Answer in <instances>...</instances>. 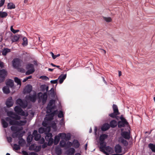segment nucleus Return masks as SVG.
Returning a JSON list of instances; mask_svg holds the SVG:
<instances>
[{"instance_id":"1","label":"nucleus","mask_w":155,"mask_h":155,"mask_svg":"<svg viewBox=\"0 0 155 155\" xmlns=\"http://www.w3.org/2000/svg\"><path fill=\"white\" fill-rule=\"evenodd\" d=\"M55 101L54 100L51 99L50 100L46 107L47 109V113H50L52 112V110L55 108V106L54 104Z\"/></svg>"},{"instance_id":"2","label":"nucleus","mask_w":155,"mask_h":155,"mask_svg":"<svg viewBox=\"0 0 155 155\" xmlns=\"http://www.w3.org/2000/svg\"><path fill=\"white\" fill-rule=\"evenodd\" d=\"M120 119L121 120L119 121L117 124L119 128L124 127L125 126L128 127L129 125L128 123L124 117H120Z\"/></svg>"},{"instance_id":"3","label":"nucleus","mask_w":155,"mask_h":155,"mask_svg":"<svg viewBox=\"0 0 155 155\" xmlns=\"http://www.w3.org/2000/svg\"><path fill=\"white\" fill-rule=\"evenodd\" d=\"M38 99L40 100H41L42 101V103L44 104H45L47 101L48 96L47 92H45L42 94L41 92H39L38 94Z\"/></svg>"},{"instance_id":"4","label":"nucleus","mask_w":155,"mask_h":155,"mask_svg":"<svg viewBox=\"0 0 155 155\" xmlns=\"http://www.w3.org/2000/svg\"><path fill=\"white\" fill-rule=\"evenodd\" d=\"M5 111L7 112V115L10 117L16 120H20L21 119V117L13 112L12 111H8L6 109H5Z\"/></svg>"},{"instance_id":"5","label":"nucleus","mask_w":155,"mask_h":155,"mask_svg":"<svg viewBox=\"0 0 155 155\" xmlns=\"http://www.w3.org/2000/svg\"><path fill=\"white\" fill-rule=\"evenodd\" d=\"M14 110L17 114L22 116H27V114L25 115V112L22 110L21 107L18 106H16L14 108Z\"/></svg>"},{"instance_id":"6","label":"nucleus","mask_w":155,"mask_h":155,"mask_svg":"<svg viewBox=\"0 0 155 155\" xmlns=\"http://www.w3.org/2000/svg\"><path fill=\"white\" fill-rule=\"evenodd\" d=\"M7 75V72L6 71L2 69L0 70V83L4 82L5 77Z\"/></svg>"},{"instance_id":"7","label":"nucleus","mask_w":155,"mask_h":155,"mask_svg":"<svg viewBox=\"0 0 155 155\" xmlns=\"http://www.w3.org/2000/svg\"><path fill=\"white\" fill-rule=\"evenodd\" d=\"M13 67L15 68H18L20 65V62L19 59L15 58L12 61Z\"/></svg>"},{"instance_id":"8","label":"nucleus","mask_w":155,"mask_h":155,"mask_svg":"<svg viewBox=\"0 0 155 155\" xmlns=\"http://www.w3.org/2000/svg\"><path fill=\"white\" fill-rule=\"evenodd\" d=\"M26 98L28 100L34 103L37 99L36 95V94H35L33 95H30L29 96H26Z\"/></svg>"},{"instance_id":"9","label":"nucleus","mask_w":155,"mask_h":155,"mask_svg":"<svg viewBox=\"0 0 155 155\" xmlns=\"http://www.w3.org/2000/svg\"><path fill=\"white\" fill-rule=\"evenodd\" d=\"M104 151L105 152H102L106 155H109L113 153L114 151L112 148L109 146H107L105 147V149H104Z\"/></svg>"},{"instance_id":"10","label":"nucleus","mask_w":155,"mask_h":155,"mask_svg":"<svg viewBox=\"0 0 155 155\" xmlns=\"http://www.w3.org/2000/svg\"><path fill=\"white\" fill-rule=\"evenodd\" d=\"M13 104V102L12 97H9L7 100L6 104L8 107L12 106Z\"/></svg>"},{"instance_id":"11","label":"nucleus","mask_w":155,"mask_h":155,"mask_svg":"<svg viewBox=\"0 0 155 155\" xmlns=\"http://www.w3.org/2000/svg\"><path fill=\"white\" fill-rule=\"evenodd\" d=\"M32 89V86L31 85H28L25 87L23 92L24 94L29 93L31 91Z\"/></svg>"},{"instance_id":"12","label":"nucleus","mask_w":155,"mask_h":155,"mask_svg":"<svg viewBox=\"0 0 155 155\" xmlns=\"http://www.w3.org/2000/svg\"><path fill=\"white\" fill-rule=\"evenodd\" d=\"M121 135L124 139L129 140L130 139V132L124 131L121 133Z\"/></svg>"},{"instance_id":"13","label":"nucleus","mask_w":155,"mask_h":155,"mask_svg":"<svg viewBox=\"0 0 155 155\" xmlns=\"http://www.w3.org/2000/svg\"><path fill=\"white\" fill-rule=\"evenodd\" d=\"M16 103L17 104L19 105L22 107L25 108L27 106V105H25L24 103L20 98H18L17 100Z\"/></svg>"},{"instance_id":"14","label":"nucleus","mask_w":155,"mask_h":155,"mask_svg":"<svg viewBox=\"0 0 155 155\" xmlns=\"http://www.w3.org/2000/svg\"><path fill=\"white\" fill-rule=\"evenodd\" d=\"M66 74L64 75L61 74L59 76L58 79L59 80V83L60 84H61L63 82L64 80L66 78Z\"/></svg>"},{"instance_id":"15","label":"nucleus","mask_w":155,"mask_h":155,"mask_svg":"<svg viewBox=\"0 0 155 155\" xmlns=\"http://www.w3.org/2000/svg\"><path fill=\"white\" fill-rule=\"evenodd\" d=\"M100 147H99L100 150L101 152H104V149H105L106 144L104 142H100Z\"/></svg>"},{"instance_id":"16","label":"nucleus","mask_w":155,"mask_h":155,"mask_svg":"<svg viewBox=\"0 0 155 155\" xmlns=\"http://www.w3.org/2000/svg\"><path fill=\"white\" fill-rule=\"evenodd\" d=\"M6 84L7 86L12 88L14 86L13 81L11 79H9L6 81Z\"/></svg>"},{"instance_id":"17","label":"nucleus","mask_w":155,"mask_h":155,"mask_svg":"<svg viewBox=\"0 0 155 155\" xmlns=\"http://www.w3.org/2000/svg\"><path fill=\"white\" fill-rule=\"evenodd\" d=\"M115 152L116 153H119L121 152L122 149L120 145L117 144L116 145L115 147Z\"/></svg>"},{"instance_id":"18","label":"nucleus","mask_w":155,"mask_h":155,"mask_svg":"<svg viewBox=\"0 0 155 155\" xmlns=\"http://www.w3.org/2000/svg\"><path fill=\"white\" fill-rule=\"evenodd\" d=\"M119 141L122 143L124 146L127 147L128 145V142L126 140L124 139L123 138H120L119 139Z\"/></svg>"},{"instance_id":"19","label":"nucleus","mask_w":155,"mask_h":155,"mask_svg":"<svg viewBox=\"0 0 155 155\" xmlns=\"http://www.w3.org/2000/svg\"><path fill=\"white\" fill-rule=\"evenodd\" d=\"M110 128V125L106 123L103 125L101 128V129L103 131H105L108 130Z\"/></svg>"},{"instance_id":"20","label":"nucleus","mask_w":155,"mask_h":155,"mask_svg":"<svg viewBox=\"0 0 155 155\" xmlns=\"http://www.w3.org/2000/svg\"><path fill=\"white\" fill-rule=\"evenodd\" d=\"M72 146L76 148H78L80 146V143L77 140H74L73 142Z\"/></svg>"},{"instance_id":"21","label":"nucleus","mask_w":155,"mask_h":155,"mask_svg":"<svg viewBox=\"0 0 155 155\" xmlns=\"http://www.w3.org/2000/svg\"><path fill=\"white\" fill-rule=\"evenodd\" d=\"M11 51V50L10 49L5 48L3 49L2 52V54L3 56H5L7 54Z\"/></svg>"},{"instance_id":"22","label":"nucleus","mask_w":155,"mask_h":155,"mask_svg":"<svg viewBox=\"0 0 155 155\" xmlns=\"http://www.w3.org/2000/svg\"><path fill=\"white\" fill-rule=\"evenodd\" d=\"M2 90L3 92L5 94H8L10 92L9 87L7 86L3 87Z\"/></svg>"},{"instance_id":"23","label":"nucleus","mask_w":155,"mask_h":155,"mask_svg":"<svg viewBox=\"0 0 155 155\" xmlns=\"http://www.w3.org/2000/svg\"><path fill=\"white\" fill-rule=\"evenodd\" d=\"M22 129V128H19L17 127L13 126H12L11 127V130L14 132L16 131H17V132H19Z\"/></svg>"},{"instance_id":"24","label":"nucleus","mask_w":155,"mask_h":155,"mask_svg":"<svg viewBox=\"0 0 155 155\" xmlns=\"http://www.w3.org/2000/svg\"><path fill=\"white\" fill-rule=\"evenodd\" d=\"M107 137L108 135L106 134H104L101 135L99 138L100 142H104V140L107 138Z\"/></svg>"},{"instance_id":"25","label":"nucleus","mask_w":155,"mask_h":155,"mask_svg":"<svg viewBox=\"0 0 155 155\" xmlns=\"http://www.w3.org/2000/svg\"><path fill=\"white\" fill-rule=\"evenodd\" d=\"M117 123L116 120H112L110 122V127L112 128H114L117 126Z\"/></svg>"},{"instance_id":"26","label":"nucleus","mask_w":155,"mask_h":155,"mask_svg":"<svg viewBox=\"0 0 155 155\" xmlns=\"http://www.w3.org/2000/svg\"><path fill=\"white\" fill-rule=\"evenodd\" d=\"M68 153L70 155H72L75 152V150L73 148H70L67 151Z\"/></svg>"},{"instance_id":"27","label":"nucleus","mask_w":155,"mask_h":155,"mask_svg":"<svg viewBox=\"0 0 155 155\" xmlns=\"http://www.w3.org/2000/svg\"><path fill=\"white\" fill-rule=\"evenodd\" d=\"M20 35H15L12 39V42H15L17 41L20 38Z\"/></svg>"},{"instance_id":"28","label":"nucleus","mask_w":155,"mask_h":155,"mask_svg":"<svg viewBox=\"0 0 155 155\" xmlns=\"http://www.w3.org/2000/svg\"><path fill=\"white\" fill-rule=\"evenodd\" d=\"M113 108L114 113H115L117 114H120L117 107L116 104H114L113 105Z\"/></svg>"},{"instance_id":"29","label":"nucleus","mask_w":155,"mask_h":155,"mask_svg":"<svg viewBox=\"0 0 155 155\" xmlns=\"http://www.w3.org/2000/svg\"><path fill=\"white\" fill-rule=\"evenodd\" d=\"M7 6L8 9H14L15 8V4L11 2L8 3V4Z\"/></svg>"},{"instance_id":"30","label":"nucleus","mask_w":155,"mask_h":155,"mask_svg":"<svg viewBox=\"0 0 155 155\" xmlns=\"http://www.w3.org/2000/svg\"><path fill=\"white\" fill-rule=\"evenodd\" d=\"M49 114L48 116L45 118V120L47 121H51L53 119L54 117L52 115H50V113Z\"/></svg>"},{"instance_id":"31","label":"nucleus","mask_w":155,"mask_h":155,"mask_svg":"<svg viewBox=\"0 0 155 155\" xmlns=\"http://www.w3.org/2000/svg\"><path fill=\"white\" fill-rule=\"evenodd\" d=\"M2 124L4 128H6L8 126V124L4 119L1 120Z\"/></svg>"},{"instance_id":"32","label":"nucleus","mask_w":155,"mask_h":155,"mask_svg":"<svg viewBox=\"0 0 155 155\" xmlns=\"http://www.w3.org/2000/svg\"><path fill=\"white\" fill-rule=\"evenodd\" d=\"M148 147L152 152H155V143L154 144L151 143H150L148 145Z\"/></svg>"},{"instance_id":"33","label":"nucleus","mask_w":155,"mask_h":155,"mask_svg":"<svg viewBox=\"0 0 155 155\" xmlns=\"http://www.w3.org/2000/svg\"><path fill=\"white\" fill-rule=\"evenodd\" d=\"M25 143V140L23 139L19 140L18 144L20 146L23 147Z\"/></svg>"},{"instance_id":"34","label":"nucleus","mask_w":155,"mask_h":155,"mask_svg":"<svg viewBox=\"0 0 155 155\" xmlns=\"http://www.w3.org/2000/svg\"><path fill=\"white\" fill-rule=\"evenodd\" d=\"M52 137V134L51 133H48L46 134L45 139L47 141H48Z\"/></svg>"},{"instance_id":"35","label":"nucleus","mask_w":155,"mask_h":155,"mask_svg":"<svg viewBox=\"0 0 155 155\" xmlns=\"http://www.w3.org/2000/svg\"><path fill=\"white\" fill-rule=\"evenodd\" d=\"M18 123H17V125L22 126L24 125L27 122V121L26 120H20L19 121H18Z\"/></svg>"},{"instance_id":"36","label":"nucleus","mask_w":155,"mask_h":155,"mask_svg":"<svg viewBox=\"0 0 155 155\" xmlns=\"http://www.w3.org/2000/svg\"><path fill=\"white\" fill-rule=\"evenodd\" d=\"M59 140L60 137L58 134V136H55V137L54 141V144L55 145L57 144L59 142Z\"/></svg>"},{"instance_id":"37","label":"nucleus","mask_w":155,"mask_h":155,"mask_svg":"<svg viewBox=\"0 0 155 155\" xmlns=\"http://www.w3.org/2000/svg\"><path fill=\"white\" fill-rule=\"evenodd\" d=\"M18 122V121L17 120H16L15 119V120H12L11 119L9 122V124L11 125H17V123Z\"/></svg>"},{"instance_id":"38","label":"nucleus","mask_w":155,"mask_h":155,"mask_svg":"<svg viewBox=\"0 0 155 155\" xmlns=\"http://www.w3.org/2000/svg\"><path fill=\"white\" fill-rule=\"evenodd\" d=\"M13 149L16 150H19L20 149V146L16 144H14L13 147Z\"/></svg>"},{"instance_id":"39","label":"nucleus","mask_w":155,"mask_h":155,"mask_svg":"<svg viewBox=\"0 0 155 155\" xmlns=\"http://www.w3.org/2000/svg\"><path fill=\"white\" fill-rule=\"evenodd\" d=\"M47 128L41 127L38 129V132L40 134H42L46 132Z\"/></svg>"},{"instance_id":"40","label":"nucleus","mask_w":155,"mask_h":155,"mask_svg":"<svg viewBox=\"0 0 155 155\" xmlns=\"http://www.w3.org/2000/svg\"><path fill=\"white\" fill-rule=\"evenodd\" d=\"M28 70L26 72V74L27 75H28L31 74H32L35 71L34 69H28Z\"/></svg>"},{"instance_id":"41","label":"nucleus","mask_w":155,"mask_h":155,"mask_svg":"<svg viewBox=\"0 0 155 155\" xmlns=\"http://www.w3.org/2000/svg\"><path fill=\"white\" fill-rule=\"evenodd\" d=\"M26 69H34V66L32 64L30 63L26 65Z\"/></svg>"},{"instance_id":"42","label":"nucleus","mask_w":155,"mask_h":155,"mask_svg":"<svg viewBox=\"0 0 155 155\" xmlns=\"http://www.w3.org/2000/svg\"><path fill=\"white\" fill-rule=\"evenodd\" d=\"M59 144L61 147H64L65 146L66 142L64 140H62L60 141Z\"/></svg>"},{"instance_id":"43","label":"nucleus","mask_w":155,"mask_h":155,"mask_svg":"<svg viewBox=\"0 0 155 155\" xmlns=\"http://www.w3.org/2000/svg\"><path fill=\"white\" fill-rule=\"evenodd\" d=\"M119 115V114H117L115 113H113L110 114H109V116L112 118H115L117 115Z\"/></svg>"},{"instance_id":"44","label":"nucleus","mask_w":155,"mask_h":155,"mask_svg":"<svg viewBox=\"0 0 155 155\" xmlns=\"http://www.w3.org/2000/svg\"><path fill=\"white\" fill-rule=\"evenodd\" d=\"M14 81L15 82L17 83L18 84L21 85V81L20 79L17 77H15L14 78Z\"/></svg>"},{"instance_id":"45","label":"nucleus","mask_w":155,"mask_h":155,"mask_svg":"<svg viewBox=\"0 0 155 155\" xmlns=\"http://www.w3.org/2000/svg\"><path fill=\"white\" fill-rule=\"evenodd\" d=\"M32 140V135H29L27 138V141L28 142H31Z\"/></svg>"},{"instance_id":"46","label":"nucleus","mask_w":155,"mask_h":155,"mask_svg":"<svg viewBox=\"0 0 155 155\" xmlns=\"http://www.w3.org/2000/svg\"><path fill=\"white\" fill-rule=\"evenodd\" d=\"M58 135L62 139H65V137H66V134L65 133H60L58 134Z\"/></svg>"},{"instance_id":"47","label":"nucleus","mask_w":155,"mask_h":155,"mask_svg":"<svg viewBox=\"0 0 155 155\" xmlns=\"http://www.w3.org/2000/svg\"><path fill=\"white\" fill-rule=\"evenodd\" d=\"M103 19L107 22H110L112 21V19L110 17H103Z\"/></svg>"},{"instance_id":"48","label":"nucleus","mask_w":155,"mask_h":155,"mask_svg":"<svg viewBox=\"0 0 155 155\" xmlns=\"http://www.w3.org/2000/svg\"><path fill=\"white\" fill-rule=\"evenodd\" d=\"M23 42L22 44L23 45H27L28 44L27 39L26 37H24L23 38Z\"/></svg>"},{"instance_id":"49","label":"nucleus","mask_w":155,"mask_h":155,"mask_svg":"<svg viewBox=\"0 0 155 155\" xmlns=\"http://www.w3.org/2000/svg\"><path fill=\"white\" fill-rule=\"evenodd\" d=\"M48 146H51L53 143V139L51 137L48 141Z\"/></svg>"},{"instance_id":"50","label":"nucleus","mask_w":155,"mask_h":155,"mask_svg":"<svg viewBox=\"0 0 155 155\" xmlns=\"http://www.w3.org/2000/svg\"><path fill=\"white\" fill-rule=\"evenodd\" d=\"M10 30L14 34H15L16 33L18 32L19 31V30H14L13 28V26H11L10 28Z\"/></svg>"},{"instance_id":"51","label":"nucleus","mask_w":155,"mask_h":155,"mask_svg":"<svg viewBox=\"0 0 155 155\" xmlns=\"http://www.w3.org/2000/svg\"><path fill=\"white\" fill-rule=\"evenodd\" d=\"M35 137V140L36 141L39 140V139L41 138V135L40 134H38L34 136Z\"/></svg>"},{"instance_id":"52","label":"nucleus","mask_w":155,"mask_h":155,"mask_svg":"<svg viewBox=\"0 0 155 155\" xmlns=\"http://www.w3.org/2000/svg\"><path fill=\"white\" fill-rule=\"evenodd\" d=\"M18 132L17 131L14 132L12 135V137L13 138L17 137Z\"/></svg>"},{"instance_id":"53","label":"nucleus","mask_w":155,"mask_h":155,"mask_svg":"<svg viewBox=\"0 0 155 155\" xmlns=\"http://www.w3.org/2000/svg\"><path fill=\"white\" fill-rule=\"evenodd\" d=\"M58 110H55L52 112H51L50 113V115H52L54 117V115L58 114Z\"/></svg>"},{"instance_id":"54","label":"nucleus","mask_w":155,"mask_h":155,"mask_svg":"<svg viewBox=\"0 0 155 155\" xmlns=\"http://www.w3.org/2000/svg\"><path fill=\"white\" fill-rule=\"evenodd\" d=\"M64 117L63 112L62 111H60L58 114V117L59 118H61Z\"/></svg>"},{"instance_id":"55","label":"nucleus","mask_w":155,"mask_h":155,"mask_svg":"<svg viewBox=\"0 0 155 155\" xmlns=\"http://www.w3.org/2000/svg\"><path fill=\"white\" fill-rule=\"evenodd\" d=\"M50 94L52 96H54V89L53 88H52L50 90Z\"/></svg>"},{"instance_id":"56","label":"nucleus","mask_w":155,"mask_h":155,"mask_svg":"<svg viewBox=\"0 0 155 155\" xmlns=\"http://www.w3.org/2000/svg\"><path fill=\"white\" fill-rule=\"evenodd\" d=\"M46 85L45 84H43L41 85L40 86V88L42 91H45V87H46Z\"/></svg>"},{"instance_id":"57","label":"nucleus","mask_w":155,"mask_h":155,"mask_svg":"<svg viewBox=\"0 0 155 155\" xmlns=\"http://www.w3.org/2000/svg\"><path fill=\"white\" fill-rule=\"evenodd\" d=\"M40 78L42 80H45L46 81L49 79L46 76H41L40 77Z\"/></svg>"},{"instance_id":"58","label":"nucleus","mask_w":155,"mask_h":155,"mask_svg":"<svg viewBox=\"0 0 155 155\" xmlns=\"http://www.w3.org/2000/svg\"><path fill=\"white\" fill-rule=\"evenodd\" d=\"M71 135L70 134H68L67 135H66V137H65V140H69L71 138Z\"/></svg>"},{"instance_id":"59","label":"nucleus","mask_w":155,"mask_h":155,"mask_svg":"<svg viewBox=\"0 0 155 155\" xmlns=\"http://www.w3.org/2000/svg\"><path fill=\"white\" fill-rule=\"evenodd\" d=\"M39 140L38 142L40 144H42L45 143V139L43 138H41Z\"/></svg>"},{"instance_id":"60","label":"nucleus","mask_w":155,"mask_h":155,"mask_svg":"<svg viewBox=\"0 0 155 155\" xmlns=\"http://www.w3.org/2000/svg\"><path fill=\"white\" fill-rule=\"evenodd\" d=\"M65 145H66L67 147L69 148L72 145V143H71V142L68 141L67 143L66 144V143Z\"/></svg>"},{"instance_id":"61","label":"nucleus","mask_w":155,"mask_h":155,"mask_svg":"<svg viewBox=\"0 0 155 155\" xmlns=\"http://www.w3.org/2000/svg\"><path fill=\"white\" fill-rule=\"evenodd\" d=\"M47 122V121H45V120L44 121H43L42 122V125L44 127H47V126L48 125Z\"/></svg>"},{"instance_id":"62","label":"nucleus","mask_w":155,"mask_h":155,"mask_svg":"<svg viewBox=\"0 0 155 155\" xmlns=\"http://www.w3.org/2000/svg\"><path fill=\"white\" fill-rule=\"evenodd\" d=\"M22 136L23 135L21 133H19V132L18 133L17 137H18V140L23 139V138H22Z\"/></svg>"},{"instance_id":"63","label":"nucleus","mask_w":155,"mask_h":155,"mask_svg":"<svg viewBox=\"0 0 155 155\" xmlns=\"http://www.w3.org/2000/svg\"><path fill=\"white\" fill-rule=\"evenodd\" d=\"M58 79H56V80H51L50 81V82L51 83V84H56V85H57V83H58Z\"/></svg>"},{"instance_id":"64","label":"nucleus","mask_w":155,"mask_h":155,"mask_svg":"<svg viewBox=\"0 0 155 155\" xmlns=\"http://www.w3.org/2000/svg\"><path fill=\"white\" fill-rule=\"evenodd\" d=\"M48 145V143H47L46 142L44 143L42 145V148L43 149H44Z\"/></svg>"}]
</instances>
